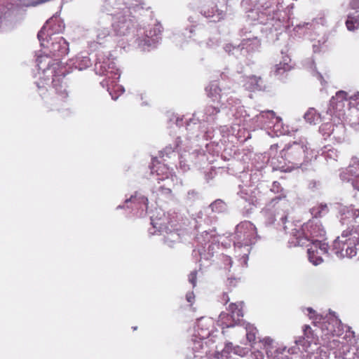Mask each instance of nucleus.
Instances as JSON below:
<instances>
[{
  "label": "nucleus",
  "mask_w": 359,
  "mask_h": 359,
  "mask_svg": "<svg viewBox=\"0 0 359 359\" xmlns=\"http://www.w3.org/2000/svg\"><path fill=\"white\" fill-rule=\"evenodd\" d=\"M63 29L62 23L57 19L50 18L38 33L41 45L49 49L53 55L60 57L68 52V43L61 36H52Z\"/></svg>",
  "instance_id": "obj_1"
},
{
  "label": "nucleus",
  "mask_w": 359,
  "mask_h": 359,
  "mask_svg": "<svg viewBox=\"0 0 359 359\" xmlns=\"http://www.w3.org/2000/svg\"><path fill=\"white\" fill-rule=\"evenodd\" d=\"M304 337L295 341L297 346L287 349L290 354H297L299 352L306 353V357L309 359H328V353L325 347H320L316 344V338L309 325L304 327ZM305 356V355H304Z\"/></svg>",
  "instance_id": "obj_2"
},
{
  "label": "nucleus",
  "mask_w": 359,
  "mask_h": 359,
  "mask_svg": "<svg viewBox=\"0 0 359 359\" xmlns=\"http://www.w3.org/2000/svg\"><path fill=\"white\" fill-rule=\"evenodd\" d=\"M95 69L97 74L106 75L107 78L101 81V85L107 88L111 98L116 100L118 96L112 93L111 88H115V91H120L121 93L124 92V89L121 86L116 84V81L120 78V73L116 68L114 62L109 57L100 55L95 65Z\"/></svg>",
  "instance_id": "obj_3"
},
{
  "label": "nucleus",
  "mask_w": 359,
  "mask_h": 359,
  "mask_svg": "<svg viewBox=\"0 0 359 359\" xmlns=\"http://www.w3.org/2000/svg\"><path fill=\"white\" fill-rule=\"evenodd\" d=\"M336 254L340 257H353L359 250V236L356 231L343 232L334 242Z\"/></svg>",
  "instance_id": "obj_4"
},
{
  "label": "nucleus",
  "mask_w": 359,
  "mask_h": 359,
  "mask_svg": "<svg viewBox=\"0 0 359 359\" xmlns=\"http://www.w3.org/2000/svg\"><path fill=\"white\" fill-rule=\"evenodd\" d=\"M296 241H292L294 245H304L310 238H321L325 235V231L317 219L310 220L304 224L299 231L293 232Z\"/></svg>",
  "instance_id": "obj_5"
},
{
  "label": "nucleus",
  "mask_w": 359,
  "mask_h": 359,
  "mask_svg": "<svg viewBox=\"0 0 359 359\" xmlns=\"http://www.w3.org/2000/svg\"><path fill=\"white\" fill-rule=\"evenodd\" d=\"M117 13L113 17L112 27L116 35L124 36L133 31L134 22L130 15Z\"/></svg>",
  "instance_id": "obj_6"
},
{
  "label": "nucleus",
  "mask_w": 359,
  "mask_h": 359,
  "mask_svg": "<svg viewBox=\"0 0 359 359\" xmlns=\"http://www.w3.org/2000/svg\"><path fill=\"white\" fill-rule=\"evenodd\" d=\"M236 236L238 244L249 245L255 241L256 228L250 222H242L236 227Z\"/></svg>",
  "instance_id": "obj_7"
},
{
  "label": "nucleus",
  "mask_w": 359,
  "mask_h": 359,
  "mask_svg": "<svg viewBox=\"0 0 359 359\" xmlns=\"http://www.w3.org/2000/svg\"><path fill=\"white\" fill-rule=\"evenodd\" d=\"M328 250L327 244L318 240H313L308 248L309 261L313 265H318L323 261L322 256L326 255Z\"/></svg>",
  "instance_id": "obj_8"
},
{
  "label": "nucleus",
  "mask_w": 359,
  "mask_h": 359,
  "mask_svg": "<svg viewBox=\"0 0 359 359\" xmlns=\"http://www.w3.org/2000/svg\"><path fill=\"white\" fill-rule=\"evenodd\" d=\"M347 101V93L345 91H339L330 100V107L327 113L331 116L340 117L343 115L345 103Z\"/></svg>",
  "instance_id": "obj_9"
},
{
  "label": "nucleus",
  "mask_w": 359,
  "mask_h": 359,
  "mask_svg": "<svg viewBox=\"0 0 359 359\" xmlns=\"http://www.w3.org/2000/svg\"><path fill=\"white\" fill-rule=\"evenodd\" d=\"M213 326L214 321L212 318H201L198 320L194 336H197L201 339L208 340V338L213 335Z\"/></svg>",
  "instance_id": "obj_10"
},
{
  "label": "nucleus",
  "mask_w": 359,
  "mask_h": 359,
  "mask_svg": "<svg viewBox=\"0 0 359 359\" xmlns=\"http://www.w3.org/2000/svg\"><path fill=\"white\" fill-rule=\"evenodd\" d=\"M262 343L266 348V353L269 359H289L285 354L286 348H278L275 346L274 341L270 337H265Z\"/></svg>",
  "instance_id": "obj_11"
},
{
  "label": "nucleus",
  "mask_w": 359,
  "mask_h": 359,
  "mask_svg": "<svg viewBox=\"0 0 359 359\" xmlns=\"http://www.w3.org/2000/svg\"><path fill=\"white\" fill-rule=\"evenodd\" d=\"M260 45L259 40L257 38H253L252 39H244L241 45L238 47H232L231 44H227L224 47V50L228 53H232V54H237V53L246 49V51H252L257 49Z\"/></svg>",
  "instance_id": "obj_12"
},
{
  "label": "nucleus",
  "mask_w": 359,
  "mask_h": 359,
  "mask_svg": "<svg viewBox=\"0 0 359 359\" xmlns=\"http://www.w3.org/2000/svg\"><path fill=\"white\" fill-rule=\"evenodd\" d=\"M321 329L325 335L340 336L344 332L341 322L334 317H332L328 321L323 322Z\"/></svg>",
  "instance_id": "obj_13"
},
{
  "label": "nucleus",
  "mask_w": 359,
  "mask_h": 359,
  "mask_svg": "<svg viewBox=\"0 0 359 359\" xmlns=\"http://www.w3.org/2000/svg\"><path fill=\"white\" fill-rule=\"evenodd\" d=\"M347 171L350 173L351 177H346V173H343L341 175V178L343 180L351 181L353 187L359 190V160L356 158L353 159L352 163Z\"/></svg>",
  "instance_id": "obj_14"
},
{
  "label": "nucleus",
  "mask_w": 359,
  "mask_h": 359,
  "mask_svg": "<svg viewBox=\"0 0 359 359\" xmlns=\"http://www.w3.org/2000/svg\"><path fill=\"white\" fill-rule=\"evenodd\" d=\"M210 341L213 342V339L208 340L201 339L197 336H194L192 339V349L194 353H208L209 350L208 344Z\"/></svg>",
  "instance_id": "obj_15"
},
{
  "label": "nucleus",
  "mask_w": 359,
  "mask_h": 359,
  "mask_svg": "<svg viewBox=\"0 0 359 359\" xmlns=\"http://www.w3.org/2000/svg\"><path fill=\"white\" fill-rule=\"evenodd\" d=\"M263 81L260 77L255 76L248 77L244 84L246 89L250 90H263L264 86L263 85Z\"/></svg>",
  "instance_id": "obj_16"
},
{
  "label": "nucleus",
  "mask_w": 359,
  "mask_h": 359,
  "mask_svg": "<svg viewBox=\"0 0 359 359\" xmlns=\"http://www.w3.org/2000/svg\"><path fill=\"white\" fill-rule=\"evenodd\" d=\"M206 90L208 95L212 97L213 101L220 102L222 105H224V97L223 95L220 94V89L217 83H212L207 88Z\"/></svg>",
  "instance_id": "obj_17"
},
{
  "label": "nucleus",
  "mask_w": 359,
  "mask_h": 359,
  "mask_svg": "<svg viewBox=\"0 0 359 359\" xmlns=\"http://www.w3.org/2000/svg\"><path fill=\"white\" fill-rule=\"evenodd\" d=\"M243 302L237 304H231L229 306V311L231 317L233 321H238L240 318L243 316Z\"/></svg>",
  "instance_id": "obj_18"
},
{
  "label": "nucleus",
  "mask_w": 359,
  "mask_h": 359,
  "mask_svg": "<svg viewBox=\"0 0 359 359\" xmlns=\"http://www.w3.org/2000/svg\"><path fill=\"white\" fill-rule=\"evenodd\" d=\"M206 18H212V21H219L224 18V12L222 9H219L217 6L211 8L204 11Z\"/></svg>",
  "instance_id": "obj_19"
},
{
  "label": "nucleus",
  "mask_w": 359,
  "mask_h": 359,
  "mask_svg": "<svg viewBox=\"0 0 359 359\" xmlns=\"http://www.w3.org/2000/svg\"><path fill=\"white\" fill-rule=\"evenodd\" d=\"M290 61V58L286 57L283 59V62L277 64L273 68V73L276 76H280L285 72L289 71L291 69V66L289 65Z\"/></svg>",
  "instance_id": "obj_20"
},
{
  "label": "nucleus",
  "mask_w": 359,
  "mask_h": 359,
  "mask_svg": "<svg viewBox=\"0 0 359 359\" xmlns=\"http://www.w3.org/2000/svg\"><path fill=\"white\" fill-rule=\"evenodd\" d=\"M355 11V13H350L348 15V19L346 22L347 29L350 31H353L359 27V13Z\"/></svg>",
  "instance_id": "obj_21"
},
{
  "label": "nucleus",
  "mask_w": 359,
  "mask_h": 359,
  "mask_svg": "<svg viewBox=\"0 0 359 359\" xmlns=\"http://www.w3.org/2000/svg\"><path fill=\"white\" fill-rule=\"evenodd\" d=\"M50 63V58L49 57H48L47 55L39 56L37 58V65L39 67V69L42 70L44 74L49 72L51 74L53 72L52 69L50 67H49Z\"/></svg>",
  "instance_id": "obj_22"
},
{
  "label": "nucleus",
  "mask_w": 359,
  "mask_h": 359,
  "mask_svg": "<svg viewBox=\"0 0 359 359\" xmlns=\"http://www.w3.org/2000/svg\"><path fill=\"white\" fill-rule=\"evenodd\" d=\"M261 116L264 117L265 115H269L271 118L276 120V123L273 125V130L276 133L279 132L280 134H283V132L281 131L280 128L282 126V119L280 117L275 116V113L273 111H267L265 112L261 113Z\"/></svg>",
  "instance_id": "obj_23"
},
{
  "label": "nucleus",
  "mask_w": 359,
  "mask_h": 359,
  "mask_svg": "<svg viewBox=\"0 0 359 359\" xmlns=\"http://www.w3.org/2000/svg\"><path fill=\"white\" fill-rule=\"evenodd\" d=\"M304 118L307 122L315 124L320 119V116L315 109L311 108L304 114Z\"/></svg>",
  "instance_id": "obj_24"
},
{
  "label": "nucleus",
  "mask_w": 359,
  "mask_h": 359,
  "mask_svg": "<svg viewBox=\"0 0 359 359\" xmlns=\"http://www.w3.org/2000/svg\"><path fill=\"white\" fill-rule=\"evenodd\" d=\"M236 322L232 320L231 313H222L219 316V323L226 327H233Z\"/></svg>",
  "instance_id": "obj_25"
},
{
  "label": "nucleus",
  "mask_w": 359,
  "mask_h": 359,
  "mask_svg": "<svg viewBox=\"0 0 359 359\" xmlns=\"http://www.w3.org/2000/svg\"><path fill=\"white\" fill-rule=\"evenodd\" d=\"M246 338L250 344L254 342L256 339L257 330L252 325L248 324L245 326Z\"/></svg>",
  "instance_id": "obj_26"
},
{
  "label": "nucleus",
  "mask_w": 359,
  "mask_h": 359,
  "mask_svg": "<svg viewBox=\"0 0 359 359\" xmlns=\"http://www.w3.org/2000/svg\"><path fill=\"white\" fill-rule=\"evenodd\" d=\"M327 212V205H320L318 207L313 208L311 209V214L315 217H320L322 215L325 214Z\"/></svg>",
  "instance_id": "obj_27"
},
{
  "label": "nucleus",
  "mask_w": 359,
  "mask_h": 359,
  "mask_svg": "<svg viewBox=\"0 0 359 359\" xmlns=\"http://www.w3.org/2000/svg\"><path fill=\"white\" fill-rule=\"evenodd\" d=\"M151 224L153 225L154 229H158L160 232H166L168 230V227L165 225V222H160L159 220H157L153 217H151Z\"/></svg>",
  "instance_id": "obj_28"
},
{
  "label": "nucleus",
  "mask_w": 359,
  "mask_h": 359,
  "mask_svg": "<svg viewBox=\"0 0 359 359\" xmlns=\"http://www.w3.org/2000/svg\"><path fill=\"white\" fill-rule=\"evenodd\" d=\"M180 239L179 235L175 233L170 231L168 235L165 238V243L168 244L169 246H172V243L175 242H177Z\"/></svg>",
  "instance_id": "obj_29"
},
{
  "label": "nucleus",
  "mask_w": 359,
  "mask_h": 359,
  "mask_svg": "<svg viewBox=\"0 0 359 359\" xmlns=\"http://www.w3.org/2000/svg\"><path fill=\"white\" fill-rule=\"evenodd\" d=\"M98 41L103 40L109 35V30L106 27H98L96 30Z\"/></svg>",
  "instance_id": "obj_30"
},
{
  "label": "nucleus",
  "mask_w": 359,
  "mask_h": 359,
  "mask_svg": "<svg viewBox=\"0 0 359 359\" xmlns=\"http://www.w3.org/2000/svg\"><path fill=\"white\" fill-rule=\"evenodd\" d=\"M52 83H53V87L55 88V90L57 91L62 92V90H60V88H62V86L61 78L60 76L54 75L53 78Z\"/></svg>",
  "instance_id": "obj_31"
},
{
  "label": "nucleus",
  "mask_w": 359,
  "mask_h": 359,
  "mask_svg": "<svg viewBox=\"0 0 359 359\" xmlns=\"http://www.w3.org/2000/svg\"><path fill=\"white\" fill-rule=\"evenodd\" d=\"M82 62H83L82 65H78L76 66V68H78L80 70L84 69L86 67H88L89 65V64H90V60H89V59L88 57H83Z\"/></svg>",
  "instance_id": "obj_32"
},
{
  "label": "nucleus",
  "mask_w": 359,
  "mask_h": 359,
  "mask_svg": "<svg viewBox=\"0 0 359 359\" xmlns=\"http://www.w3.org/2000/svg\"><path fill=\"white\" fill-rule=\"evenodd\" d=\"M196 272L192 271L189 276V280L194 287L196 285Z\"/></svg>",
  "instance_id": "obj_33"
},
{
  "label": "nucleus",
  "mask_w": 359,
  "mask_h": 359,
  "mask_svg": "<svg viewBox=\"0 0 359 359\" xmlns=\"http://www.w3.org/2000/svg\"><path fill=\"white\" fill-rule=\"evenodd\" d=\"M126 4L128 6V8H135L138 6L139 0H127Z\"/></svg>",
  "instance_id": "obj_34"
},
{
  "label": "nucleus",
  "mask_w": 359,
  "mask_h": 359,
  "mask_svg": "<svg viewBox=\"0 0 359 359\" xmlns=\"http://www.w3.org/2000/svg\"><path fill=\"white\" fill-rule=\"evenodd\" d=\"M219 111L216 107H210L207 109V112L209 113L210 115H212L217 114Z\"/></svg>",
  "instance_id": "obj_35"
},
{
  "label": "nucleus",
  "mask_w": 359,
  "mask_h": 359,
  "mask_svg": "<svg viewBox=\"0 0 359 359\" xmlns=\"http://www.w3.org/2000/svg\"><path fill=\"white\" fill-rule=\"evenodd\" d=\"M351 6L354 9L359 8V0H353L351 3Z\"/></svg>",
  "instance_id": "obj_36"
},
{
  "label": "nucleus",
  "mask_w": 359,
  "mask_h": 359,
  "mask_svg": "<svg viewBox=\"0 0 359 359\" xmlns=\"http://www.w3.org/2000/svg\"><path fill=\"white\" fill-rule=\"evenodd\" d=\"M158 41V38H156V39H152V36H151V39H147L145 41V43L148 45V46H151V42L152 43H154V42H156Z\"/></svg>",
  "instance_id": "obj_37"
},
{
  "label": "nucleus",
  "mask_w": 359,
  "mask_h": 359,
  "mask_svg": "<svg viewBox=\"0 0 359 359\" xmlns=\"http://www.w3.org/2000/svg\"><path fill=\"white\" fill-rule=\"evenodd\" d=\"M186 297H187V300L189 302L191 303L192 302V299H194V294L192 293H188L187 294Z\"/></svg>",
  "instance_id": "obj_38"
},
{
  "label": "nucleus",
  "mask_w": 359,
  "mask_h": 359,
  "mask_svg": "<svg viewBox=\"0 0 359 359\" xmlns=\"http://www.w3.org/2000/svg\"><path fill=\"white\" fill-rule=\"evenodd\" d=\"M311 27V25L309 23H303L302 25H298L296 26L295 29H299L300 27Z\"/></svg>",
  "instance_id": "obj_39"
},
{
  "label": "nucleus",
  "mask_w": 359,
  "mask_h": 359,
  "mask_svg": "<svg viewBox=\"0 0 359 359\" xmlns=\"http://www.w3.org/2000/svg\"><path fill=\"white\" fill-rule=\"evenodd\" d=\"M140 200L145 205L146 207L147 206L148 199L147 198L142 197Z\"/></svg>",
  "instance_id": "obj_40"
},
{
  "label": "nucleus",
  "mask_w": 359,
  "mask_h": 359,
  "mask_svg": "<svg viewBox=\"0 0 359 359\" xmlns=\"http://www.w3.org/2000/svg\"><path fill=\"white\" fill-rule=\"evenodd\" d=\"M217 204H222V202H221V201H215L214 203H212V204L211 205V207H212V210H214L215 207Z\"/></svg>",
  "instance_id": "obj_41"
},
{
  "label": "nucleus",
  "mask_w": 359,
  "mask_h": 359,
  "mask_svg": "<svg viewBox=\"0 0 359 359\" xmlns=\"http://www.w3.org/2000/svg\"><path fill=\"white\" fill-rule=\"evenodd\" d=\"M342 349H343V352L344 353L345 351H348V346H341Z\"/></svg>",
  "instance_id": "obj_42"
},
{
  "label": "nucleus",
  "mask_w": 359,
  "mask_h": 359,
  "mask_svg": "<svg viewBox=\"0 0 359 359\" xmlns=\"http://www.w3.org/2000/svg\"><path fill=\"white\" fill-rule=\"evenodd\" d=\"M136 198V196H131L129 199H127L126 201V203H128L129 201H133L135 198Z\"/></svg>",
  "instance_id": "obj_43"
},
{
  "label": "nucleus",
  "mask_w": 359,
  "mask_h": 359,
  "mask_svg": "<svg viewBox=\"0 0 359 359\" xmlns=\"http://www.w3.org/2000/svg\"><path fill=\"white\" fill-rule=\"evenodd\" d=\"M226 261H228L229 262L230 266H231L232 261H231V259L230 257H226Z\"/></svg>",
  "instance_id": "obj_44"
},
{
  "label": "nucleus",
  "mask_w": 359,
  "mask_h": 359,
  "mask_svg": "<svg viewBox=\"0 0 359 359\" xmlns=\"http://www.w3.org/2000/svg\"><path fill=\"white\" fill-rule=\"evenodd\" d=\"M318 77L319 80H322V79H323L322 76L318 73Z\"/></svg>",
  "instance_id": "obj_45"
},
{
  "label": "nucleus",
  "mask_w": 359,
  "mask_h": 359,
  "mask_svg": "<svg viewBox=\"0 0 359 359\" xmlns=\"http://www.w3.org/2000/svg\"><path fill=\"white\" fill-rule=\"evenodd\" d=\"M307 310L309 311L310 313L313 312V310L311 308H308Z\"/></svg>",
  "instance_id": "obj_46"
},
{
  "label": "nucleus",
  "mask_w": 359,
  "mask_h": 359,
  "mask_svg": "<svg viewBox=\"0 0 359 359\" xmlns=\"http://www.w3.org/2000/svg\"><path fill=\"white\" fill-rule=\"evenodd\" d=\"M109 1V4H111L114 2V0H107Z\"/></svg>",
  "instance_id": "obj_47"
},
{
  "label": "nucleus",
  "mask_w": 359,
  "mask_h": 359,
  "mask_svg": "<svg viewBox=\"0 0 359 359\" xmlns=\"http://www.w3.org/2000/svg\"><path fill=\"white\" fill-rule=\"evenodd\" d=\"M262 358H263L262 354L260 353V359H262Z\"/></svg>",
  "instance_id": "obj_48"
},
{
  "label": "nucleus",
  "mask_w": 359,
  "mask_h": 359,
  "mask_svg": "<svg viewBox=\"0 0 359 359\" xmlns=\"http://www.w3.org/2000/svg\"><path fill=\"white\" fill-rule=\"evenodd\" d=\"M201 359H207V358H206V357H203V356H202V357H201Z\"/></svg>",
  "instance_id": "obj_49"
},
{
  "label": "nucleus",
  "mask_w": 359,
  "mask_h": 359,
  "mask_svg": "<svg viewBox=\"0 0 359 359\" xmlns=\"http://www.w3.org/2000/svg\"><path fill=\"white\" fill-rule=\"evenodd\" d=\"M244 259H245V262H246L247 257H244Z\"/></svg>",
  "instance_id": "obj_50"
}]
</instances>
